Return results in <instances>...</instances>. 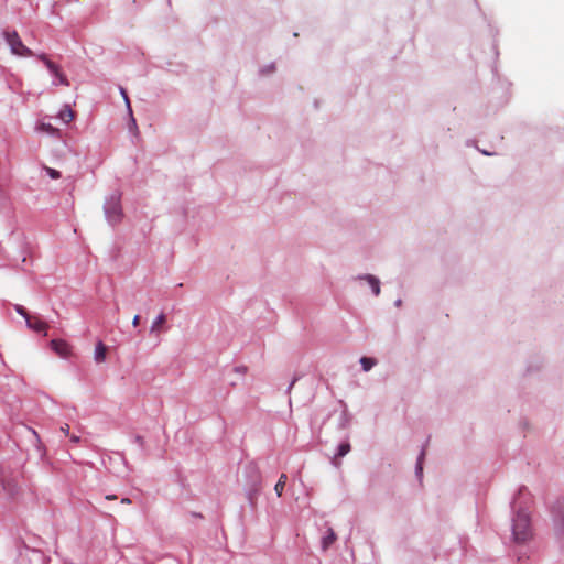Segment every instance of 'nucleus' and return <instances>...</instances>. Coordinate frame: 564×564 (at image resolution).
I'll return each mask as SVG.
<instances>
[{"label": "nucleus", "mask_w": 564, "mask_h": 564, "mask_svg": "<svg viewBox=\"0 0 564 564\" xmlns=\"http://www.w3.org/2000/svg\"><path fill=\"white\" fill-rule=\"evenodd\" d=\"M512 532L513 539L518 543H524L532 538L530 516L528 512L523 510H519L517 512V516L513 519Z\"/></svg>", "instance_id": "nucleus-1"}, {"label": "nucleus", "mask_w": 564, "mask_h": 564, "mask_svg": "<svg viewBox=\"0 0 564 564\" xmlns=\"http://www.w3.org/2000/svg\"><path fill=\"white\" fill-rule=\"evenodd\" d=\"M3 35L12 54L21 57H30L34 55V53L23 44L17 31H6Z\"/></svg>", "instance_id": "nucleus-2"}, {"label": "nucleus", "mask_w": 564, "mask_h": 564, "mask_svg": "<svg viewBox=\"0 0 564 564\" xmlns=\"http://www.w3.org/2000/svg\"><path fill=\"white\" fill-rule=\"evenodd\" d=\"M555 533L564 544V501H558L553 508Z\"/></svg>", "instance_id": "nucleus-3"}, {"label": "nucleus", "mask_w": 564, "mask_h": 564, "mask_svg": "<svg viewBox=\"0 0 564 564\" xmlns=\"http://www.w3.org/2000/svg\"><path fill=\"white\" fill-rule=\"evenodd\" d=\"M50 345L52 350L62 358H67L72 355V347L64 339H53Z\"/></svg>", "instance_id": "nucleus-4"}, {"label": "nucleus", "mask_w": 564, "mask_h": 564, "mask_svg": "<svg viewBox=\"0 0 564 564\" xmlns=\"http://www.w3.org/2000/svg\"><path fill=\"white\" fill-rule=\"evenodd\" d=\"M107 218L111 224H116L121 218V207L117 199H112L106 208Z\"/></svg>", "instance_id": "nucleus-5"}, {"label": "nucleus", "mask_w": 564, "mask_h": 564, "mask_svg": "<svg viewBox=\"0 0 564 564\" xmlns=\"http://www.w3.org/2000/svg\"><path fill=\"white\" fill-rule=\"evenodd\" d=\"M26 325H28L29 328L33 329L34 332L44 333V335L47 334L46 333V330L48 328L47 323H45L44 321H42L37 316H32L31 315V317L28 318Z\"/></svg>", "instance_id": "nucleus-6"}, {"label": "nucleus", "mask_w": 564, "mask_h": 564, "mask_svg": "<svg viewBox=\"0 0 564 564\" xmlns=\"http://www.w3.org/2000/svg\"><path fill=\"white\" fill-rule=\"evenodd\" d=\"M2 489L11 498L19 491L18 485L13 479L2 480Z\"/></svg>", "instance_id": "nucleus-7"}, {"label": "nucleus", "mask_w": 564, "mask_h": 564, "mask_svg": "<svg viewBox=\"0 0 564 564\" xmlns=\"http://www.w3.org/2000/svg\"><path fill=\"white\" fill-rule=\"evenodd\" d=\"M166 323V316L164 313H161L152 323L150 332L154 334H160L163 330V326Z\"/></svg>", "instance_id": "nucleus-8"}, {"label": "nucleus", "mask_w": 564, "mask_h": 564, "mask_svg": "<svg viewBox=\"0 0 564 564\" xmlns=\"http://www.w3.org/2000/svg\"><path fill=\"white\" fill-rule=\"evenodd\" d=\"M106 356H107V347L104 343L99 341L95 348V356H94L95 361L98 364L104 362L106 360Z\"/></svg>", "instance_id": "nucleus-9"}, {"label": "nucleus", "mask_w": 564, "mask_h": 564, "mask_svg": "<svg viewBox=\"0 0 564 564\" xmlns=\"http://www.w3.org/2000/svg\"><path fill=\"white\" fill-rule=\"evenodd\" d=\"M58 117L65 123H68V122H70L74 119L75 113H74V111L69 107L66 106V107H64V109H62L59 111Z\"/></svg>", "instance_id": "nucleus-10"}, {"label": "nucleus", "mask_w": 564, "mask_h": 564, "mask_svg": "<svg viewBox=\"0 0 564 564\" xmlns=\"http://www.w3.org/2000/svg\"><path fill=\"white\" fill-rule=\"evenodd\" d=\"M37 130L40 132H45L52 135H57L59 133V130L55 127H53L51 123L41 122L37 127Z\"/></svg>", "instance_id": "nucleus-11"}, {"label": "nucleus", "mask_w": 564, "mask_h": 564, "mask_svg": "<svg viewBox=\"0 0 564 564\" xmlns=\"http://www.w3.org/2000/svg\"><path fill=\"white\" fill-rule=\"evenodd\" d=\"M350 451V444L348 442L346 443H341L339 446H338V451H337V454L335 456V459H334V464L336 466L339 465V463L337 462V458L339 457H344L345 455H347Z\"/></svg>", "instance_id": "nucleus-12"}, {"label": "nucleus", "mask_w": 564, "mask_h": 564, "mask_svg": "<svg viewBox=\"0 0 564 564\" xmlns=\"http://www.w3.org/2000/svg\"><path fill=\"white\" fill-rule=\"evenodd\" d=\"M336 541V534L333 529H328L327 535L322 540V546L324 550L328 549Z\"/></svg>", "instance_id": "nucleus-13"}, {"label": "nucleus", "mask_w": 564, "mask_h": 564, "mask_svg": "<svg viewBox=\"0 0 564 564\" xmlns=\"http://www.w3.org/2000/svg\"><path fill=\"white\" fill-rule=\"evenodd\" d=\"M365 280L369 283L375 295H379V293H380L379 280L377 278H375L373 275H367L365 278Z\"/></svg>", "instance_id": "nucleus-14"}, {"label": "nucleus", "mask_w": 564, "mask_h": 564, "mask_svg": "<svg viewBox=\"0 0 564 564\" xmlns=\"http://www.w3.org/2000/svg\"><path fill=\"white\" fill-rule=\"evenodd\" d=\"M286 480H288L286 475H285V474H282V475L280 476V478H279L278 482L275 484L274 490H275V492H276V495H278L279 497H281V496H282V492H283L284 487H285V485H286Z\"/></svg>", "instance_id": "nucleus-15"}, {"label": "nucleus", "mask_w": 564, "mask_h": 564, "mask_svg": "<svg viewBox=\"0 0 564 564\" xmlns=\"http://www.w3.org/2000/svg\"><path fill=\"white\" fill-rule=\"evenodd\" d=\"M360 364L365 371H369L376 365V360L369 357H362Z\"/></svg>", "instance_id": "nucleus-16"}, {"label": "nucleus", "mask_w": 564, "mask_h": 564, "mask_svg": "<svg viewBox=\"0 0 564 564\" xmlns=\"http://www.w3.org/2000/svg\"><path fill=\"white\" fill-rule=\"evenodd\" d=\"M61 85H64V86H68L69 85V82L67 79V77L65 76V74L59 69L55 75H54Z\"/></svg>", "instance_id": "nucleus-17"}, {"label": "nucleus", "mask_w": 564, "mask_h": 564, "mask_svg": "<svg viewBox=\"0 0 564 564\" xmlns=\"http://www.w3.org/2000/svg\"><path fill=\"white\" fill-rule=\"evenodd\" d=\"M45 66L53 75H55L61 69L59 66L51 59L46 61Z\"/></svg>", "instance_id": "nucleus-18"}, {"label": "nucleus", "mask_w": 564, "mask_h": 564, "mask_svg": "<svg viewBox=\"0 0 564 564\" xmlns=\"http://www.w3.org/2000/svg\"><path fill=\"white\" fill-rule=\"evenodd\" d=\"M45 66L53 75H55L61 69L59 66L51 59L46 61Z\"/></svg>", "instance_id": "nucleus-19"}, {"label": "nucleus", "mask_w": 564, "mask_h": 564, "mask_svg": "<svg viewBox=\"0 0 564 564\" xmlns=\"http://www.w3.org/2000/svg\"><path fill=\"white\" fill-rule=\"evenodd\" d=\"M44 170L46 171V173L48 174V176L53 180H57L61 177V173L57 171V170H54L52 167H48V166H44Z\"/></svg>", "instance_id": "nucleus-20"}, {"label": "nucleus", "mask_w": 564, "mask_h": 564, "mask_svg": "<svg viewBox=\"0 0 564 564\" xmlns=\"http://www.w3.org/2000/svg\"><path fill=\"white\" fill-rule=\"evenodd\" d=\"M15 311H17L18 314L23 316L26 322H28V318L31 317V315L28 313V311L23 306H21V305H17L15 306Z\"/></svg>", "instance_id": "nucleus-21"}, {"label": "nucleus", "mask_w": 564, "mask_h": 564, "mask_svg": "<svg viewBox=\"0 0 564 564\" xmlns=\"http://www.w3.org/2000/svg\"><path fill=\"white\" fill-rule=\"evenodd\" d=\"M423 457H424V452L421 453L420 458H419V463H417V467H416V470L419 474L422 473V463L421 462H422Z\"/></svg>", "instance_id": "nucleus-22"}, {"label": "nucleus", "mask_w": 564, "mask_h": 564, "mask_svg": "<svg viewBox=\"0 0 564 564\" xmlns=\"http://www.w3.org/2000/svg\"><path fill=\"white\" fill-rule=\"evenodd\" d=\"M61 431H62L66 436H68V435H69V425H68V424H64L63 426H61Z\"/></svg>", "instance_id": "nucleus-23"}, {"label": "nucleus", "mask_w": 564, "mask_h": 564, "mask_svg": "<svg viewBox=\"0 0 564 564\" xmlns=\"http://www.w3.org/2000/svg\"><path fill=\"white\" fill-rule=\"evenodd\" d=\"M121 94H122V96H123V98H124V100H126V102L128 105V108H130V101H129V98H128V95H127L126 90L121 89ZM129 110L131 111V109H129Z\"/></svg>", "instance_id": "nucleus-24"}, {"label": "nucleus", "mask_w": 564, "mask_h": 564, "mask_svg": "<svg viewBox=\"0 0 564 564\" xmlns=\"http://www.w3.org/2000/svg\"><path fill=\"white\" fill-rule=\"evenodd\" d=\"M139 324H140V316H139V315H135V316L133 317V319H132V325H133L134 327H137V326H139Z\"/></svg>", "instance_id": "nucleus-25"}, {"label": "nucleus", "mask_w": 564, "mask_h": 564, "mask_svg": "<svg viewBox=\"0 0 564 564\" xmlns=\"http://www.w3.org/2000/svg\"><path fill=\"white\" fill-rule=\"evenodd\" d=\"M39 59L42 61L44 64L46 63V61H48L50 58L47 57L46 54H40L39 56Z\"/></svg>", "instance_id": "nucleus-26"}, {"label": "nucleus", "mask_w": 564, "mask_h": 564, "mask_svg": "<svg viewBox=\"0 0 564 564\" xmlns=\"http://www.w3.org/2000/svg\"><path fill=\"white\" fill-rule=\"evenodd\" d=\"M79 436H76V435H70V441L72 442H75V443H78L79 442Z\"/></svg>", "instance_id": "nucleus-27"}, {"label": "nucleus", "mask_w": 564, "mask_h": 564, "mask_svg": "<svg viewBox=\"0 0 564 564\" xmlns=\"http://www.w3.org/2000/svg\"><path fill=\"white\" fill-rule=\"evenodd\" d=\"M121 503L129 505V503H131V500L129 498H122Z\"/></svg>", "instance_id": "nucleus-28"}, {"label": "nucleus", "mask_w": 564, "mask_h": 564, "mask_svg": "<svg viewBox=\"0 0 564 564\" xmlns=\"http://www.w3.org/2000/svg\"><path fill=\"white\" fill-rule=\"evenodd\" d=\"M106 499L115 500V499H117V497L115 495H108V496H106Z\"/></svg>", "instance_id": "nucleus-29"}]
</instances>
